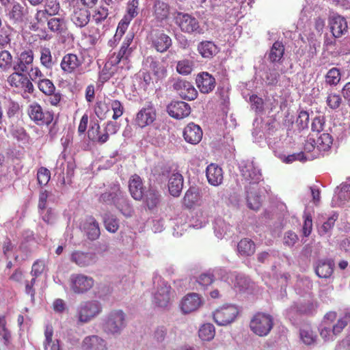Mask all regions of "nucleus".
Segmentation results:
<instances>
[{"label": "nucleus", "instance_id": "69168bd1", "mask_svg": "<svg viewBox=\"0 0 350 350\" xmlns=\"http://www.w3.org/2000/svg\"><path fill=\"white\" fill-rule=\"evenodd\" d=\"M340 80V72L336 68L330 69L326 75V83L329 85H336Z\"/></svg>", "mask_w": 350, "mask_h": 350}, {"label": "nucleus", "instance_id": "ddd939ff", "mask_svg": "<svg viewBox=\"0 0 350 350\" xmlns=\"http://www.w3.org/2000/svg\"><path fill=\"white\" fill-rule=\"evenodd\" d=\"M10 86L22 90L24 93L32 94L34 87L30 79L24 72L14 71L8 78Z\"/></svg>", "mask_w": 350, "mask_h": 350}, {"label": "nucleus", "instance_id": "603ef678", "mask_svg": "<svg viewBox=\"0 0 350 350\" xmlns=\"http://www.w3.org/2000/svg\"><path fill=\"white\" fill-rule=\"evenodd\" d=\"M337 218L338 217L336 215H333L332 216L329 217L327 220L319 228V234L321 236L327 235L329 237L331 230L333 228Z\"/></svg>", "mask_w": 350, "mask_h": 350}, {"label": "nucleus", "instance_id": "a19ab883", "mask_svg": "<svg viewBox=\"0 0 350 350\" xmlns=\"http://www.w3.org/2000/svg\"><path fill=\"white\" fill-rule=\"evenodd\" d=\"M213 229L215 236L219 239H222L230 231V226L223 218L217 217L214 221Z\"/></svg>", "mask_w": 350, "mask_h": 350}, {"label": "nucleus", "instance_id": "473e14b6", "mask_svg": "<svg viewBox=\"0 0 350 350\" xmlns=\"http://www.w3.org/2000/svg\"><path fill=\"white\" fill-rule=\"evenodd\" d=\"M172 45L170 36L162 32H158L152 38V46L160 53L166 51Z\"/></svg>", "mask_w": 350, "mask_h": 350}, {"label": "nucleus", "instance_id": "a878e982", "mask_svg": "<svg viewBox=\"0 0 350 350\" xmlns=\"http://www.w3.org/2000/svg\"><path fill=\"white\" fill-rule=\"evenodd\" d=\"M183 137L187 142L197 144L202 138V131L198 125L191 122L184 129Z\"/></svg>", "mask_w": 350, "mask_h": 350}, {"label": "nucleus", "instance_id": "c756f323", "mask_svg": "<svg viewBox=\"0 0 350 350\" xmlns=\"http://www.w3.org/2000/svg\"><path fill=\"white\" fill-rule=\"evenodd\" d=\"M334 262L331 259H321L317 262L316 274L321 278H329L333 273Z\"/></svg>", "mask_w": 350, "mask_h": 350}, {"label": "nucleus", "instance_id": "c85d7f7f", "mask_svg": "<svg viewBox=\"0 0 350 350\" xmlns=\"http://www.w3.org/2000/svg\"><path fill=\"white\" fill-rule=\"evenodd\" d=\"M52 8H53V13L49 14V12L47 10L37 11V12L35 15V17H34L33 22L31 23L30 29L32 31H37L38 29H39L41 27H42L44 25L45 22L48 23V20L49 19V16H52L56 12L58 11L59 5L55 4L53 5Z\"/></svg>", "mask_w": 350, "mask_h": 350}, {"label": "nucleus", "instance_id": "052dcab7", "mask_svg": "<svg viewBox=\"0 0 350 350\" xmlns=\"http://www.w3.org/2000/svg\"><path fill=\"white\" fill-rule=\"evenodd\" d=\"M12 62V56L7 50L0 51V68L3 70H8Z\"/></svg>", "mask_w": 350, "mask_h": 350}, {"label": "nucleus", "instance_id": "6ab92c4d", "mask_svg": "<svg viewBox=\"0 0 350 350\" xmlns=\"http://www.w3.org/2000/svg\"><path fill=\"white\" fill-rule=\"evenodd\" d=\"M97 260L95 253L75 250L70 255V261L79 267H87L94 265Z\"/></svg>", "mask_w": 350, "mask_h": 350}, {"label": "nucleus", "instance_id": "412c9836", "mask_svg": "<svg viewBox=\"0 0 350 350\" xmlns=\"http://www.w3.org/2000/svg\"><path fill=\"white\" fill-rule=\"evenodd\" d=\"M196 83L200 92L208 94L215 88V79L207 72H202L196 76Z\"/></svg>", "mask_w": 350, "mask_h": 350}, {"label": "nucleus", "instance_id": "bf43d9fd", "mask_svg": "<svg viewBox=\"0 0 350 350\" xmlns=\"http://www.w3.org/2000/svg\"><path fill=\"white\" fill-rule=\"evenodd\" d=\"M193 68V62L189 59L179 61L176 66V70L181 75H189Z\"/></svg>", "mask_w": 350, "mask_h": 350}, {"label": "nucleus", "instance_id": "ea45409f", "mask_svg": "<svg viewBox=\"0 0 350 350\" xmlns=\"http://www.w3.org/2000/svg\"><path fill=\"white\" fill-rule=\"evenodd\" d=\"M47 25L50 31L57 33H64L67 29L66 23L63 18L51 17L48 20Z\"/></svg>", "mask_w": 350, "mask_h": 350}, {"label": "nucleus", "instance_id": "09e8293b", "mask_svg": "<svg viewBox=\"0 0 350 350\" xmlns=\"http://www.w3.org/2000/svg\"><path fill=\"white\" fill-rule=\"evenodd\" d=\"M111 14L108 8L104 5H100L97 9L95 10L92 15L93 20L96 24H100L104 22Z\"/></svg>", "mask_w": 350, "mask_h": 350}, {"label": "nucleus", "instance_id": "0e129e2a", "mask_svg": "<svg viewBox=\"0 0 350 350\" xmlns=\"http://www.w3.org/2000/svg\"><path fill=\"white\" fill-rule=\"evenodd\" d=\"M53 200V195L51 192L46 190L42 189L40 191L38 208L40 210L45 209L46 208V203L49 201Z\"/></svg>", "mask_w": 350, "mask_h": 350}, {"label": "nucleus", "instance_id": "c03bdc74", "mask_svg": "<svg viewBox=\"0 0 350 350\" xmlns=\"http://www.w3.org/2000/svg\"><path fill=\"white\" fill-rule=\"evenodd\" d=\"M200 200V195L195 189H189L186 192L183 198L184 204L188 208L199 204Z\"/></svg>", "mask_w": 350, "mask_h": 350}, {"label": "nucleus", "instance_id": "a211bd4d", "mask_svg": "<svg viewBox=\"0 0 350 350\" xmlns=\"http://www.w3.org/2000/svg\"><path fill=\"white\" fill-rule=\"evenodd\" d=\"M329 25L333 36L338 38L348 32L346 19L340 15H332L329 19Z\"/></svg>", "mask_w": 350, "mask_h": 350}, {"label": "nucleus", "instance_id": "4d7b16f0", "mask_svg": "<svg viewBox=\"0 0 350 350\" xmlns=\"http://www.w3.org/2000/svg\"><path fill=\"white\" fill-rule=\"evenodd\" d=\"M109 105L113 112L112 116V118L113 120H117L122 116L124 108L120 101L118 100L109 99Z\"/></svg>", "mask_w": 350, "mask_h": 350}, {"label": "nucleus", "instance_id": "6e6d98bb", "mask_svg": "<svg viewBox=\"0 0 350 350\" xmlns=\"http://www.w3.org/2000/svg\"><path fill=\"white\" fill-rule=\"evenodd\" d=\"M39 90L46 95L53 94L55 90L53 83L48 79H42L37 81Z\"/></svg>", "mask_w": 350, "mask_h": 350}, {"label": "nucleus", "instance_id": "49530a36", "mask_svg": "<svg viewBox=\"0 0 350 350\" xmlns=\"http://www.w3.org/2000/svg\"><path fill=\"white\" fill-rule=\"evenodd\" d=\"M40 59L41 64L47 69L52 68L56 62L52 57L50 49L47 47H42L40 49Z\"/></svg>", "mask_w": 350, "mask_h": 350}, {"label": "nucleus", "instance_id": "a18cd8bd", "mask_svg": "<svg viewBox=\"0 0 350 350\" xmlns=\"http://www.w3.org/2000/svg\"><path fill=\"white\" fill-rule=\"evenodd\" d=\"M284 53V47L282 42H275L270 49L269 59L271 62H278L283 57Z\"/></svg>", "mask_w": 350, "mask_h": 350}, {"label": "nucleus", "instance_id": "f8f14e48", "mask_svg": "<svg viewBox=\"0 0 350 350\" xmlns=\"http://www.w3.org/2000/svg\"><path fill=\"white\" fill-rule=\"evenodd\" d=\"M238 313L239 310L235 306H224L215 311L213 319L217 325L224 326L233 322Z\"/></svg>", "mask_w": 350, "mask_h": 350}, {"label": "nucleus", "instance_id": "423d86ee", "mask_svg": "<svg viewBox=\"0 0 350 350\" xmlns=\"http://www.w3.org/2000/svg\"><path fill=\"white\" fill-rule=\"evenodd\" d=\"M120 129V125L113 121H108L104 128V133H100L98 123L95 122L88 131V137L92 142L103 144L109 139L110 135L116 134Z\"/></svg>", "mask_w": 350, "mask_h": 350}, {"label": "nucleus", "instance_id": "de8ad7c7", "mask_svg": "<svg viewBox=\"0 0 350 350\" xmlns=\"http://www.w3.org/2000/svg\"><path fill=\"white\" fill-rule=\"evenodd\" d=\"M333 139L330 134L323 133L317 137V148L319 151H327L330 148Z\"/></svg>", "mask_w": 350, "mask_h": 350}, {"label": "nucleus", "instance_id": "9b49d317", "mask_svg": "<svg viewBox=\"0 0 350 350\" xmlns=\"http://www.w3.org/2000/svg\"><path fill=\"white\" fill-rule=\"evenodd\" d=\"M239 170L242 177L250 185H256L262 179L260 170L253 161H242L239 163Z\"/></svg>", "mask_w": 350, "mask_h": 350}, {"label": "nucleus", "instance_id": "5fc2aeb1", "mask_svg": "<svg viewBox=\"0 0 350 350\" xmlns=\"http://www.w3.org/2000/svg\"><path fill=\"white\" fill-rule=\"evenodd\" d=\"M299 335L303 342L307 345L313 344L317 338L316 334L308 327L301 328L300 329Z\"/></svg>", "mask_w": 350, "mask_h": 350}, {"label": "nucleus", "instance_id": "6e6552de", "mask_svg": "<svg viewBox=\"0 0 350 350\" xmlns=\"http://www.w3.org/2000/svg\"><path fill=\"white\" fill-rule=\"evenodd\" d=\"M273 326V317L267 314L258 312L250 321L251 330L259 336L269 334Z\"/></svg>", "mask_w": 350, "mask_h": 350}, {"label": "nucleus", "instance_id": "f704fd0d", "mask_svg": "<svg viewBox=\"0 0 350 350\" xmlns=\"http://www.w3.org/2000/svg\"><path fill=\"white\" fill-rule=\"evenodd\" d=\"M90 12L85 8H75L71 16L72 21L79 27L86 26L90 21Z\"/></svg>", "mask_w": 350, "mask_h": 350}, {"label": "nucleus", "instance_id": "39448f33", "mask_svg": "<svg viewBox=\"0 0 350 350\" xmlns=\"http://www.w3.org/2000/svg\"><path fill=\"white\" fill-rule=\"evenodd\" d=\"M103 310L101 304L96 300L83 301L77 310L76 317L78 322L84 324L90 322L97 317Z\"/></svg>", "mask_w": 350, "mask_h": 350}, {"label": "nucleus", "instance_id": "4468645a", "mask_svg": "<svg viewBox=\"0 0 350 350\" xmlns=\"http://www.w3.org/2000/svg\"><path fill=\"white\" fill-rule=\"evenodd\" d=\"M34 59L33 52L31 49H26L21 52L13 64L14 71L27 73L32 67Z\"/></svg>", "mask_w": 350, "mask_h": 350}, {"label": "nucleus", "instance_id": "1a4fd4ad", "mask_svg": "<svg viewBox=\"0 0 350 350\" xmlns=\"http://www.w3.org/2000/svg\"><path fill=\"white\" fill-rule=\"evenodd\" d=\"M70 290L75 294L82 295L89 291L94 284V280L83 273H72L69 280Z\"/></svg>", "mask_w": 350, "mask_h": 350}, {"label": "nucleus", "instance_id": "bb28decb", "mask_svg": "<svg viewBox=\"0 0 350 350\" xmlns=\"http://www.w3.org/2000/svg\"><path fill=\"white\" fill-rule=\"evenodd\" d=\"M80 228L85 232L90 240H96L100 236V232L98 224L92 217H87L81 224Z\"/></svg>", "mask_w": 350, "mask_h": 350}, {"label": "nucleus", "instance_id": "3c124183", "mask_svg": "<svg viewBox=\"0 0 350 350\" xmlns=\"http://www.w3.org/2000/svg\"><path fill=\"white\" fill-rule=\"evenodd\" d=\"M3 105L6 115L9 118L14 117L20 109L18 103L10 98H5Z\"/></svg>", "mask_w": 350, "mask_h": 350}, {"label": "nucleus", "instance_id": "f03ea898", "mask_svg": "<svg viewBox=\"0 0 350 350\" xmlns=\"http://www.w3.org/2000/svg\"><path fill=\"white\" fill-rule=\"evenodd\" d=\"M99 202L114 205L126 217L132 215V206L118 184L111 185L107 191L100 196Z\"/></svg>", "mask_w": 350, "mask_h": 350}, {"label": "nucleus", "instance_id": "e433bc0d", "mask_svg": "<svg viewBox=\"0 0 350 350\" xmlns=\"http://www.w3.org/2000/svg\"><path fill=\"white\" fill-rule=\"evenodd\" d=\"M246 192L248 208L254 211L259 209L261 206V197L258 195L256 187L250 185L248 187H246Z\"/></svg>", "mask_w": 350, "mask_h": 350}, {"label": "nucleus", "instance_id": "aec40b11", "mask_svg": "<svg viewBox=\"0 0 350 350\" xmlns=\"http://www.w3.org/2000/svg\"><path fill=\"white\" fill-rule=\"evenodd\" d=\"M173 88L178 92L180 96L184 99L192 100L197 97V90L191 83L187 81L177 79L174 83Z\"/></svg>", "mask_w": 350, "mask_h": 350}, {"label": "nucleus", "instance_id": "79ce46f5", "mask_svg": "<svg viewBox=\"0 0 350 350\" xmlns=\"http://www.w3.org/2000/svg\"><path fill=\"white\" fill-rule=\"evenodd\" d=\"M53 334V327L51 325H46L44 331L45 341L44 342L45 350H59L58 340H52Z\"/></svg>", "mask_w": 350, "mask_h": 350}, {"label": "nucleus", "instance_id": "7c9ffc66", "mask_svg": "<svg viewBox=\"0 0 350 350\" xmlns=\"http://www.w3.org/2000/svg\"><path fill=\"white\" fill-rule=\"evenodd\" d=\"M129 189L131 196L136 200H142L144 196V186L138 175L132 176L129 181Z\"/></svg>", "mask_w": 350, "mask_h": 350}, {"label": "nucleus", "instance_id": "cd10ccee", "mask_svg": "<svg viewBox=\"0 0 350 350\" xmlns=\"http://www.w3.org/2000/svg\"><path fill=\"white\" fill-rule=\"evenodd\" d=\"M144 204L146 207L151 211H154L161 200V196L160 193L154 188H149L146 192L144 193L143 196Z\"/></svg>", "mask_w": 350, "mask_h": 350}, {"label": "nucleus", "instance_id": "dca6fc26", "mask_svg": "<svg viewBox=\"0 0 350 350\" xmlns=\"http://www.w3.org/2000/svg\"><path fill=\"white\" fill-rule=\"evenodd\" d=\"M202 304V299L196 293L186 295L182 299L180 307L184 314H189L197 310Z\"/></svg>", "mask_w": 350, "mask_h": 350}, {"label": "nucleus", "instance_id": "4be33fe9", "mask_svg": "<svg viewBox=\"0 0 350 350\" xmlns=\"http://www.w3.org/2000/svg\"><path fill=\"white\" fill-rule=\"evenodd\" d=\"M169 115L176 119H183L191 113L189 105L183 101H172L167 106Z\"/></svg>", "mask_w": 350, "mask_h": 350}, {"label": "nucleus", "instance_id": "c9c22d12", "mask_svg": "<svg viewBox=\"0 0 350 350\" xmlns=\"http://www.w3.org/2000/svg\"><path fill=\"white\" fill-rule=\"evenodd\" d=\"M183 187V177L179 173L171 175L168 180V188L170 194L174 197L180 196Z\"/></svg>", "mask_w": 350, "mask_h": 350}, {"label": "nucleus", "instance_id": "338daca9", "mask_svg": "<svg viewBox=\"0 0 350 350\" xmlns=\"http://www.w3.org/2000/svg\"><path fill=\"white\" fill-rule=\"evenodd\" d=\"M250 280L243 275L238 274L235 276L234 286L239 288V291H244L249 287Z\"/></svg>", "mask_w": 350, "mask_h": 350}, {"label": "nucleus", "instance_id": "9d476101", "mask_svg": "<svg viewBox=\"0 0 350 350\" xmlns=\"http://www.w3.org/2000/svg\"><path fill=\"white\" fill-rule=\"evenodd\" d=\"M154 280V282H157V284L154 293V301L158 306L165 308L169 305L172 296L171 286L160 277Z\"/></svg>", "mask_w": 350, "mask_h": 350}, {"label": "nucleus", "instance_id": "2eb2a0df", "mask_svg": "<svg viewBox=\"0 0 350 350\" xmlns=\"http://www.w3.org/2000/svg\"><path fill=\"white\" fill-rule=\"evenodd\" d=\"M317 308V302L313 299H304L295 303L287 310V315L289 319H294L296 313L309 314L315 311Z\"/></svg>", "mask_w": 350, "mask_h": 350}, {"label": "nucleus", "instance_id": "864d4df0", "mask_svg": "<svg viewBox=\"0 0 350 350\" xmlns=\"http://www.w3.org/2000/svg\"><path fill=\"white\" fill-rule=\"evenodd\" d=\"M150 68L153 74L158 79L164 78L166 75V69L165 66L159 62L154 61L152 58H150ZM147 60L148 61L149 58H148Z\"/></svg>", "mask_w": 350, "mask_h": 350}, {"label": "nucleus", "instance_id": "680f3d73", "mask_svg": "<svg viewBox=\"0 0 350 350\" xmlns=\"http://www.w3.org/2000/svg\"><path fill=\"white\" fill-rule=\"evenodd\" d=\"M109 99H107V103L105 101L97 102L94 109V111L96 116L100 120L105 118L106 114L109 111Z\"/></svg>", "mask_w": 350, "mask_h": 350}, {"label": "nucleus", "instance_id": "37998d69", "mask_svg": "<svg viewBox=\"0 0 350 350\" xmlns=\"http://www.w3.org/2000/svg\"><path fill=\"white\" fill-rule=\"evenodd\" d=\"M237 249L241 255L251 256L255 252V245L252 240L244 239L239 242Z\"/></svg>", "mask_w": 350, "mask_h": 350}, {"label": "nucleus", "instance_id": "13d9d810", "mask_svg": "<svg viewBox=\"0 0 350 350\" xmlns=\"http://www.w3.org/2000/svg\"><path fill=\"white\" fill-rule=\"evenodd\" d=\"M103 221L105 224V228L110 232H116L118 229V221L112 215L106 213L103 216Z\"/></svg>", "mask_w": 350, "mask_h": 350}, {"label": "nucleus", "instance_id": "f257e3e1", "mask_svg": "<svg viewBox=\"0 0 350 350\" xmlns=\"http://www.w3.org/2000/svg\"><path fill=\"white\" fill-rule=\"evenodd\" d=\"M350 316L345 314L337 318L335 312H329L325 316L321 325L320 335L325 341H332L347 325Z\"/></svg>", "mask_w": 350, "mask_h": 350}, {"label": "nucleus", "instance_id": "5701e85b", "mask_svg": "<svg viewBox=\"0 0 350 350\" xmlns=\"http://www.w3.org/2000/svg\"><path fill=\"white\" fill-rule=\"evenodd\" d=\"M350 200V184L342 183L335 190L332 198V206H342Z\"/></svg>", "mask_w": 350, "mask_h": 350}, {"label": "nucleus", "instance_id": "4c0bfd02", "mask_svg": "<svg viewBox=\"0 0 350 350\" xmlns=\"http://www.w3.org/2000/svg\"><path fill=\"white\" fill-rule=\"evenodd\" d=\"M153 16L157 21H163L167 18L170 10L168 5L161 1L155 0L152 8Z\"/></svg>", "mask_w": 350, "mask_h": 350}, {"label": "nucleus", "instance_id": "2f4dec72", "mask_svg": "<svg viewBox=\"0 0 350 350\" xmlns=\"http://www.w3.org/2000/svg\"><path fill=\"white\" fill-rule=\"evenodd\" d=\"M81 65V62L77 55L68 53L65 55L60 63L62 70L66 73H72Z\"/></svg>", "mask_w": 350, "mask_h": 350}, {"label": "nucleus", "instance_id": "8fccbe9b", "mask_svg": "<svg viewBox=\"0 0 350 350\" xmlns=\"http://www.w3.org/2000/svg\"><path fill=\"white\" fill-rule=\"evenodd\" d=\"M199 337L203 340L213 339L215 334L214 325L211 323L204 324L199 329Z\"/></svg>", "mask_w": 350, "mask_h": 350}, {"label": "nucleus", "instance_id": "58836bf2", "mask_svg": "<svg viewBox=\"0 0 350 350\" xmlns=\"http://www.w3.org/2000/svg\"><path fill=\"white\" fill-rule=\"evenodd\" d=\"M198 51L202 57L211 58L218 53V48L213 42L203 41L198 44Z\"/></svg>", "mask_w": 350, "mask_h": 350}, {"label": "nucleus", "instance_id": "393cba45", "mask_svg": "<svg viewBox=\"0 0 350 350\" xmlns=\"http://www.w3.org/2000/svg\"><path fill=\"white\" fill-rule=\"evenodd\" d=\"M206 175L209 184L213 186H219L224 180L223 170L218 165L211 163L206 167Z\"/></svg>", "mask_w": 350, "mask_h": 350}, {"label": "nucleus", "instance_id": "e2e57ef3", "mask_svg": "<svg viewBox=\"0 0 350 350\" xmlns=\"http://www.w3.org/2000/svg\"><path fill=\"white\" fill-rule=\"evenodd\" d=\"M214 278V274L211 273H203L197 278L196 282L202 288H204L213 283Z\"/></svg>", "mask_w": 350, "mask_h": 350}, {"label": "nucleus", "instance_id": "0eeeda50", "mask_svg": "<svg viewBox=\"0 0 350 350\" xmlns=\"http://www.w3.org/2000/svg\"><path fill=\"white\" fill-rule=\"evenodd\" d=\"M175 23L180 30L187 33H203L198 20L191 14L178 12L174 16Z\"/></svg>", "mask_w": 350, "mask_h": 350}, {"label": "nucleus", "instance_id": "774afa93", "mask_svg": "<svg viewBox=\"0 0 350 350\" xmlns=\"http://www.w3.org/2000/svg\"><path fill=\"white\" fill-rule=\"evenodd\" d=\"M250 100L252 110L256 113H261L264 109L263 100L258 96L253 94L250 96Z\"/></svg>", "mask_w": 350, "mask_h": 350}, {"label": "nucleus", "instance_id": "72a5a7b5", "mask_svg": "<svg viewBox=\"0 0 350 350\" xmlns=\"http://www.w3.org/2000/svg\"><path fill=\"white\" fill-rule=\"evenodd\" d=\"M155 118L156 113L152 107L143 108L137 114L136 123L143 128L152 124Z\"/></svg>", "mask_w": 350, "mask_h": 350}, {"label": "nucleus", "instance_id": "b1692460", "mask_svg": "<svg viewBox=\"0 0 350 350\" xmlns=\"http://www.w3.org/2000/svg\"><path fill=\"white\" fill-rule=\"evenodd\" d=\"M81 347L83 350H107V343L103 338L92 335L84 338Z\"/></svg>", "mask_w": 350, "mask_h": 350}, {"label": "nucleus", "instance_id": "20e7f679", "mask_svg": "<svg viewBox=\"0 0 350 350\" xmlns=\"http://www.w3.org/2000/svg\"><path fill=\"white\" fill-rule=\"evenodd\" d=\"M28 115L31 120L38 125H46L49 126V134L53 136L56 134L55 129V122H53L54 114L49 111H43L42 107L36 103H32L28 107Z\"/></svg>", "mask_w": 350, "mask_h": 350}, {"label": "nucleus", "instance_id": "f3484780", "mask_svg": "<svg viewBox=\"0 0 350 350\" xmlns=\"http://www.w3.org/2000/svg\"><path fill=\"white\" fill-rule=\"evenodd\" d=\"M27 12V10L24 5L14 1L11 7L6 9L5 16L11 24L16 25L23 22Z\"/></svg>", "mask_w": 350, "mask_h": 350}, {"label": "nucleus", "instance_id": "7ed1b4c3", "mask_svg": "<svg viewBox=\"0 0 350 350\" xmlns=\"http://www.w3.org/2000/svg\"><path fill=\"white\" fill-rule=\"evenodd\" d=\"M126 314L122 310H113L103 319L102 329L109 336H119L126 326Z\"/></svg>", "mask_w": 350, "mask_h": 350}]
</instances>
